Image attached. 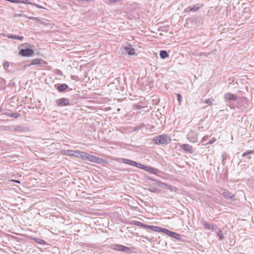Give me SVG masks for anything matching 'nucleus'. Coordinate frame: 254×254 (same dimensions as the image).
Returning <instances> with one entry per match:
<instances>
[{
	"mask_svg": "<svg viewBox=\"0 0 254 254\" xmlns=\"http://www.w3.org/2000/svg\"><path fill=\"white\" fill-rule=\"evenodd\" d=\"M125 50L128 55H134L135 54L134 49L132 48L130 45H128V47H126Z\"/></svg>",
	"mask_w": 254,
	"mask_h": 254,
	"instance_id": "obj_12",
	"label": "nucleus"
},
{
	"mask_svg": "<svg viewBox=\"0 0 254 254\" xmlns=\"http://www.w3.org/2000/svg\"><path fill=\"white\" fill-rule=\"evenodd\" d=\"M57 105L59 107L70 105V101L68 98H62L56 101Z\"/></svg>",
	"mask_w": 254,
	"mask_h": 254,
	"instance_id": "obj_5",
	"label": "nucleus"
},
{
	"mask_svg": "<svg viewBox=\"0 0 254 254\" xmlns=\"http://www.w3.org/2000/svg\"><path fill=\"white\" fill-rule=\"evenodd\" d=\"M1 111V108L0 107V111Z\"/></svg>",
	"mask_w": 254,
	"mask_h": 254,
	"instance_id": "obj_41",
	"label": "nucleus"
},
{
	"mask_svg": "<svg viewBox=\"0 0 254 254\" xmlns=\"http://www.w3.org/2000/svg\"><path fill=\"white\" fill-rule=\"evenodd\" d=\"M37 7H39V8H43L42 6L38 5L37 6Z\"/></svg>",
	"mask_w": 254,
	"mask_h": 254,
	"instance_id": "obj_39",
	"label": "nucleus"
},
{
	"mask_svg": "<svg viewBox=\"0 0 254 254\" xmlns=\"http://www.w3.org/2000/svg\"><path fill=\"white\" fill-rule=\"evenodd\" d=\"M133 107L136 109H140L143 108L141 105L138 104H134Z\"/></svg>",
	"mask_w": 254,
	"mask_h": 254,
	"instance_id": "obj_35",
	"label": "nucleus"
},
{
	"mask_svg": "<svg viewBox=\"0 0 254 254\" xmlns=\"http://www.w3.org/2000/svg\"><path fill=\"white\" fill-rule=\"evenodd\" d=\"M181 148L185 151L189 152L191 154L194 152L193 147L188 144H183L181 146Z\"/></svg>",
	"mask_w": 254,
	"mask_h": 254,
	"instance_id": "obj_11",
	"label": "nucleus"
},
{
	"mask_svg": "<svg viewBox=\"0 0 254 254\" xmlns=\"http://www.w3.org/2000/svg\"><path fill=\"white\" fill-rule=\"evenodd\" d=\"M42 61H43V60L41 59H34L31 61L30 65H40L41 64Z\"/></svg>",
	"mask_w": 254,
	"mask_h": 254,
	"instance_id": "obj_19",
	"label": "nucleus"
},
{
	"mask_svg": "<svg viewBox=\"0 0 254 254\" xmlns=\"http://www.w3.org/2000/svg\"><path fill=\"white\" fill-rule=\"evenodd\" d=\"M187 138L192 142H195L197 140V134L192 131H191L187 134Z\"/></svg>",
	"mask_w": 254,
	"mask_h": 254,
	"instance_id": "obj_9",
	"label": "nucleus"
},
{
	"mask_svg": "<svg viewBox=\"0 0 254 254\" xmlns=\"http://www.w3.org/2000/svg\"><path fill=\"white\" fill-rule=\"evenodd\" d=\"M160 232H163L165 234H166L167 235L170 236V235L171 234L172 231H170L169 230L165 229V228H160Z\"/></svg>",
	"mask_w": 254,
	"mask_h": 254,
	"instance_id": "obj_25",
	"label": "nucleus"
},
{
	"mask_svg": "<svg viewBox=\"0 0 254 254\" xmlns=\"http://www.w3.org/2000/svg\"><path fill=\"white\" fill-rule=\"evenodd\" d=\"M207 137H208L207 136H204V137L203 138V139L204 140V139H206V138H207Z\"/></svg>",
	"mask_w": 254,
	"mask_h": 254,
	"instance_id": "obj_40",
	"label": "nucleus"
},
{
	"mask_svg": "<svg viewBox=\"0 0 254 254\" xmlns=\"http://www.w3.org/2000/svg\"><path fill=\"white\" fill-rule=\"evenodd\" d=\"M144 127H145L144 124V123H141L139 125H138V126L135 127L134 128V129H133V131H137L140 129L143 128Z\"/></svg>",
	"mask_w": 254,
	"mask_h": 254,
	"instance_id": "obj_26",
	"label": "nucleus"
},
{
	"mask_svg": "<svg viewBox=\"0 0 254 254\" xmlns=\"http://www.w3.org/2000/svg\"><path fill=\"white\" fill-rule=\"evenodd\" d=\"M177 100L179 102V104H181V103L182 101V96L181 94H177Z\"/></svg>",
	"mask_w": 254,
	"mask_h": 254,
	"instance_id": "obj_33",
	"label": "nucleus"
},
{
	"mask_svg": "<svg viewBox=\"0 0 254 254\" xmlns=\"http://www.w3.org/2000/svg\"><path fill=\"white\" fill-rule=\"evenodd\" d=\"M10 116L13 117L14 118H17L19 117H20V114L17 113H14L10 114Z\"/></svg>",
	"mask_w": 254,
	"mask_h": 254,
	"instance_id": "obj_34",
	"label": "nucleus"
},
{
	"mask_svg": "<svg viewBox=\"0 0 254 254\" xmlns=\"http://www.w3.org/2000/svg\"><path fill=\"white\" fill-rule=\"evenodd\" d=\"M158 185L160 187L165 189V188H167V184H165V183H162L161 182H158Z\"/></svg>",
	"mask_w": 254,
	"mask_h": 254,
	"instance_id": "obj_32",
	"label": "nucleus"
},
{
	"mask_svg": "<svg viewBox=\"0 0 254 254\" xmlns=\"http://www.w3.org/2000/svg\"><path fill=\"white\" fill-rule=\"evenodd\" d=\"M199 7L196 5H193L192 7H190V10L191 11H196L198 9Z\"/></svg>",
	"mask_w": 254,
	"mask_h": 254,
	"instance_id": "obj_31",
	"label": "nucleus"
},
{
	"mask_svg": "<svg viewBox=\"0 0 254 254\" xmlns=\"http://www.w3.org/2000/svg\"><path fill=\"white\" fill-rule=\"evenodd\" d=\"M91 162L100 163L101 159L88 153L86 159Z\"/></svg>",
	"mask_w": 254,
	"mask_h": 254,
	"instance_id": "obj_10",
	"label": "nucleus"
},
{
	"mask_svg": "<svg viewBox=\"0 0 254 254\" xmlns=\"http://www.w3.org/2000/svg\"><path fill=\"white\" fill-rule=\"evenodd\" d=\"M160 56L161 59H164L169 57V54L166 51L161 50L160 51Z\"/></svg>",
	"mask_w": 254,
	"mask_h": 254,
	"instance_id": "obj_18",
	"label": "nucleus"
},
{
	"mask_svg": "<svg viewBox=\"0 0 254 254\" xmlns=\"http://www.w3.org/2000/svg\"><path fill=\"white\" fill-rule=\"evenodd\" d=\"M19 54L22 57H30L34 54V51L31 49L26 48L21 49L19 52Z\"/></svg>",
	"mask_w": 254,
	"mask_h": 254,
	"instance_id": "obj_3",
	"label": "nucleus"
},
{
	"mask_svg": "<svg viewBox=\"0 0 254 254\" xmlns=\"http://www.w3.org/2000/svg\"><path fill=\"white\" fill-rule=\"evenodd\" d=\"M160 228L156 226H151L147 225L146 228H148L150 230H152L154 232H160Z\"/></svg>",
	"mask_w": 254,
	"mask_h": 254,
	"instance_id": "obj_14",
	"label": "nucleus"
},
{
	"mask_svg": "<svg viewBox=\"0 0 254 254\" xmlns=\"http://www.w3.org/2000/svg\"><path fill=\"white\" fill-rule=\"evenodd\" d=\"M9 62H7V61H5L3 62V67L4 69H7L8 68V67H9Z\"/></svg>",
	"mask_w": 254,
	"mask_h": 254,
	"instance_id": "obj_29",
	"label": "nucleus"
},
{
	"mask_svg": "<svg viewBox=\"0 0 254 254\" xmlns=\"http://www.w3.org/2000/svg\"><path fill=\"white\" fill-rule=\"evenodd\" d=\"M224 97L225 99H227L229 100H236L237 99V97L235 96L234 94L231 93H227L225 94Z\"/></svg>",
	"mask_w": 254,
	"mask_h": 254,
	"instance_id": "obj_13",
	"label": "nucleus"
},
{
	"mask_svg": "<svg viewBox=\"0 0 254 254\" xmlns=\"http://www.w3.org/2000/svg\"><path fill=\"white\" fill-rule=\"evenodd\" d=\"M166 189L170 190L171 191H174V192H175L177 190V188L175 187L172 186L170 185H167Z\"/></svg>",
	"mask_w": 254,
	"mask_h": 254,
	"instance_id": "obj_27",
	"label": "nucleus"
},
{
	"mask_svg": "<svg viewBox=\"0 0 254 254\" xmlns=\"http://www.w3.org/2000/svg\"><path fill=\"white\" fill-rule=\"evenodd\" d=\"M202 224L205 229L213 230L215 231H217L218 229V226L217 225L208 223L206 221L202 220Z\"/></svg>",
	"mask_w": 254,
	"mask_h": 254,
	"instance_id": "obj_8",
	"label": "nucleus"
},
{
	"mask_svg": "<svg viewBox=\"0 0 254 254\" xmlns=\"http://www.w3.org/2000/svg\"><path fill=\"white\" fill-rule=\"evenodd\" d=\"M11 181L13 182L16 183H18V184L20 183V182L19 180H11Z\"/></svg>",
	"mask_w": 254,
	"mask_h": 254,
	"instance_id": "obj_38",
	"label": "nucleus"
},
{
	"mask_svg": "<svg viewBox=\"0 0 254 254\" xmlns=\"http://www.w3.org/2000/svg\"><path fill=\"white\" fill-rule=\"evenodd\" d=\"M215 141H216V139L214 137H213L211 140H210L207 144H211L213 143V142H214Z\"/></svg>",
	"mask_w": 254,
	"mask_h": 254,
	"instance_id": "obj_36",
	"label": "nucleus"
},
{
	"mask_svg": "<svg viewBox=\"0 0 254 254\" xmlns=\"http://www.w3.org/2000/svg\"><path fill=\"white\" fill-rule=\"evenodd\" d=\"M215 232L217 233L218 236H219L220 240L224 239V234L222 233V231L220 230L218 227L217 231H215Z\"/></svg>",
	"mask_w": 254,
	"mask_h": 254,
	"instance_id": "obj_23",
	"label": "nucleus"
},
{
	"mask_svg": "<svg viewBox=\"0 0 254 254\" xmlns=\"http://www.w3.org/2000/svg\"><path fill=\"white\" fill-rule=\"evenodd\" d=\"M79 150H62L61 153L64 155L74 156L76 158L78 157Z\"/></svg>",
	"mask_w": 254,
	"mask_h": 254,
	"instance_id": "obj_7",
	"label": "nucleus"
},
{
	"mask_svg": "<svg viewBox=\"0 0 254 254\" xmlns=\"http://www.w3.org/2000/svg\"><path fill=\"white\" fill-rule=\"evenodd\" d=\"M223 195L226 198H232L234 196L232 193L228 191H224L223 192Z\"/></svg>",
	"mask_w": 254,
	"mask_h": 254,
	"instance_id": "obj_20",
	"label": "nucleus"
},
{
	"mask_svg": "<svg viewBox=\"0 0 254 254\" xmlns=\"http://www.w3.org/2000/svg\"><path fill=\"white\" fill-rule=\"evenodd\" d=\"M68 87V85L66 84H61L59 85L57 88L59 92H62Z\"/></svg>",
	"mask_w": 254,
	"mask_h": 254,
	"instance_id": "obj_17",
	"label": "nucleus"
},
{
	"mask_svg": "<svg viewBox=\"0 0 254 254\" xmlns=\"http://www.w3.org/2000/svg\"><path fill=\"white\" fill-rule=\"evenodd\" d=\"M214 101V99L210 98L207 99H205L203 101V103L207 104L208 106H211Z\"/></svg>",
	"mask_w": 254,
	"mask_h": 254,
	"instance_id": "obj_24",
	"label": "nucleus"
},
{
	"mask_svg": "<svg viewBox=\"0 0 254 254\" xmlns=\"http://www.w3.org/2000/svg\"><path fill=\"white\" fill-rule=\"evenodd\" d=\"M78 157L77 158H81L82 159H83V160H86V159L88 153H85V152H83V151H78Z\"/></svg>",
	"mask_w": 254,
	"mask_h": 254,
	"instance_id": "obj_15",
	"label": "nucleus"
},
{
	"mask_svg": "<svg viewBox=\"0 0 254 254\" xmlns=\"http://www.w3.org/2000/svg\"><path fill=\"white\" fill-rule=\"evenodd\" d=\"M132 224L136 226H140V227H141L144 228H146V226H147L146 224H145L141 222L137 221H133Z\"/></svg>",
	"mask_w": 254,
	"mask_h": 254,
	"instance_id": "obj_22",
	"label": "nucleus"
},
{
	"mask_svg": "<svg viewBox=\"0 0 254 254\" xmlns=\"http://www.w3.org/2000/svg\"><path fill=\"white\" fill-rule=\"evenodd\" d=\"M29 19L33 20H38V18L35 17H30Z\"/></svg>",
	"mask_w": 254,
	"mask_h": 254,
	"instance_id": "obj_37",
	"label": "nucleus"
},
{
	"mask_svg": "<svg viewBox=\"0 0 254 254\" xmlns=\"http://www.w3.org/2000/svg\"><path fill=\"white\" fill-rule=\"evenodd\" d=\"M171 139L170 137L166 134H162L155 137L153 139V142L157 145L167 144L170 142Z\"/></svg>",
	"mask_w": 254,
	"mask_h": 254,
	"instance_id": "obj_2",
	"label": "nucleus"
},
{
	"mask_svg": "<svg viewBox=\"0 0 254 254\" xmlns=\"http://www.w3.org/2000/svg\"><path fill=\"white\" fill-rule=\"evenodd\" d=\"M120 160L123 163L129 164L130 165L135 166L138 168L142 169L153 174H157L159 172V170L157 169L144 166L128 159L121 158Z\"/></svg>",
	"mask_w": 254,
	"mask_h": 254,
	"instance_id": "obj_1",
	"label": "nucleus"
},
{
	"mask_svg": "<svg viewBox=\"0 0 254 254\" xmlns=\"http://www.w3.org/2000/svg\"><path fill=\"white\" fill-rule=\"evenodd\" d=\"M7 37L9 38H10V39L18 40H22L24 38L23 36H18V35H12L7 36Z\"/></svg>",
	"mask_w": 254,
	"mask_h": 254,
	"instance_id": "obj_21",
	"label": "nucleus"
},
{
	"mask_svg": "<svg viewBox=\"0 0 254 254\" xmlns=\"http://www.w3.org/2000/svg\"><path fill=\"white\" fill-rule=\"evenodd\" d=\"M29 130V128L28 127H24L22 125H18L12 127L11 130L14 132H23L28 131Z\"/></svg>",
	"mask_w": 254,
	"mask_h": 254,
	"instance_id": "obj_4",
	"label": "nucleus"
},
{
	"mask_svg": "<svg viewBox=\"0 0 254 254\" xmlns=\"http://www.w3.org/2000/svg\"><path fill=\"white\" fill-rule=\"evenodd\" d=\"M254 154V150H249V151H247L245 152H244L243 154H242V156H248L250 154Z\"/></svg>",
	"mask_w": 254,
	"mask_h": 254,
	"instance_id": "obj_28",
	"label": "nucleus"
},
{
	"mask_svg": "<svg viewBox=\"0 0 254 254\" xmlns=\"http://www.w3.org/2000/svg\"><path fill=\"white\" fill-rule=\"evenodd\" d=\"M35 240L36 242H37L38 243H39L40 244H45L46 242L45 241L42 240V239H37V238H35Z\"/></svg>",
	"mask_w": 254,
	"mask_h": 254,
	"instance_id": "obj_30",
	"label": "nucleus"
},
{
	"mask_svg": "<svg viewBox=\"0 0 254 254\" xmlns=\"http://www.w3.org/2000/svg\"><path fill=\"white\" fill-rule=\"evenodd\" d=\"M112 249L127 253H130L131 251V249L129 248L118 244L113 246Z\"/></svg>",
	"mask_w": 254,
	"mask_h": 254,
	"instance_id": "obj_6",
	"label": "nucleus"
},
{
	"mask_svg": "<svg viewBox=\"0 0 254 254\" xmlns=\"http://www.w3.org/2000/svg\"><path fill=\"white\" fill-rule=\"evenodd\" d=\"M170 236L178 240H181L182 238V236L180 234L174 232H171Z\"/></svg>",
	"mask_w": 254,
	"mask_h": 254,
	"instance_id": "obj_16",
	"label": "nucleus"
}]
</instances>
